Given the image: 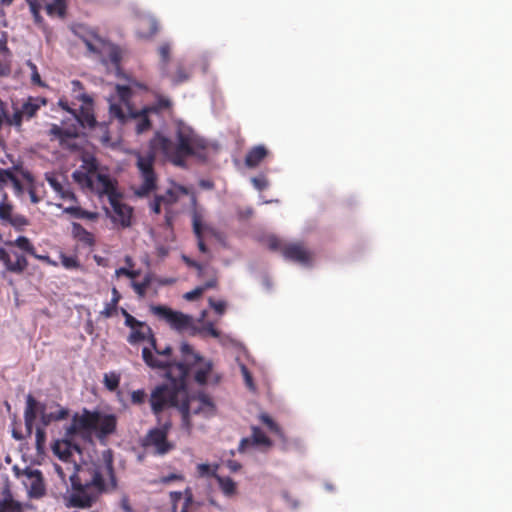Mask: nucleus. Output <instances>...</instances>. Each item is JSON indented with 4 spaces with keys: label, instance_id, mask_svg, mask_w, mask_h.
I'll return each mask as SVG.
<instances>
[{
    "label": "nucleus",
    "instance_id": "nucleus-1",
    "mask_svg": "<svg viewBox=\"0 0 512 512\" xmlns=\"http://www.w3.org/2000/svg\"><path fill=\"white\" fill-rule=\"evenodd\" d=\"M149 151L136 153V167L142 183L134 190L136 196H149L157 188V175L154 170L156 154L160 153L174 165L182 166L187 157L206 148L205 141L195 131L184 124L177 126L175 141L157 132L150 140Z\"/></svg>",
    "mask_w": 512,
    "mask_h": 512
},
{
    "label": "nucleus",
    "instance_id": "nucleus-2",
    "mask_svg": "<svg viewBox=\"0 0 512 512\" xmlns=\"http://www.w3.org/2000/svg\"><path fill=\"white\" fill-rule=\"evenodd\" d=\"M73 180L82 188L98 194L106 195L113 210L112 219L123 228L131 225L133 209L121 202V194L117 191L116 182L109 175L97 171L95 161L88 164L86 170H76L72 173Z\"/></svg>",
    "mask_w": 512,
    "mask_h": 512
},
{
    "label": "nucleus",
    "instance_id": "nucleus-3",
    "mask_svg": "<svg viewBox=\"0 0 512 512\" xmlns=\"http://www.w3.org/2000/svg\"><path fill=\"white\" fill-rule=\"evenodd\" d=\"M70 483L71 486L64 496L65 506L68 508H90L106 491L101 468L95 465L78 468L70 476Z\"/></svg>",
    "mask_w": 512,
    "mask_h": 512
},
{
    "label": "nucleus",
    "instance_id": "nucleus-4",
    "mask_svg": "<svg viewBox=\"0 0 512 512\" xmlns=\"http://www.w3.org/2000/svg\"><path fill=\"white\" fill-rule=\"evenodd\" d=\"M150 345L156 356L149 348L144 347L142 358L150 368L165 370L167 379L187 378L191 367L202 360V357L194 352L192 346L185 342L180 347L183 361H176L172 356L171 346L167 345L161 348L157 345L155 338H151Z\"/></svg>",
    "mask_w": 512,
    "mask_h": 512
},
{
    "label": "nucleus",
    "instance_id": "nucleus-5",
    "mask_svg": "<svg viewBox=\"0 0 512 512\" xmlns=\"http://www.w3.org/2000/svg\"><path fill=\"white\" fill-rule=\"evenodd\" d=\"M170 383L156 386L150 395L149 403L152 413L160 421V415L169 408H178L186 396V382L184 379H168Z\"/></svg>",
    "mask_w": 512,
    "mask_h": 512
},
{
    "label": "nucleus",
    "instance_id": "nucleus-6",
    "mask_svg": "<svg viewBox=\"0 0 512 512\" xmlns=\"http://www.w3.org/2000/svg\"><path fill=\"white\" fill-rule=\"evenodd\" d=\"M48 103L45 97L29 96L21 104H12V113L7 108V103L0 99V126L6 123L14 127L16 131H22L24 121L35 118L39 110Z\"/></svg>",
    "mask_w": 512,
    "mask_h": 512
},
{
    "label": "nucleus",
    "instance_id": "nucleus-7",
    "mask_svg": "<svg viewBox=\"0 0 512 512\" xmlns=\"http://www.w3.org/2000/svg\"><path fill=\"white\" fill-rule=\"evenodd\" d=\"M96 126L95 116L90 108L81 107L79 113H72V117L63 121L62 126L52 124L48 135L56 139L61 145L68 140L75 139L80 134V127L94 128Z\"/></svg>",
    "mask_w": 512,
    "mask_h": 512
},
{
    "label": "nucleus",
    "instance_id": "nucleus-8",
    "mask_svg": "<svg viewBox=\"0 0 512 512\" xmlns=\"http://www.w3.org/2000/svg\"><path fill=\"white\" fill-rule=\"evenodd\" d=\"M82 40L87 49L99 56L104 64L109 62L115 69L118 70L120 68L123 50L119 46L100 37L95 32L87 33L82 37Z\"/></svg>",
    "mask_w": 512,
    "mask_h": 512
},
{
    "label": "nucleus",
    "instance_id": "nucleus-9",
    "mask_svg": "<svg viewBox=\"0 0 512 512\" xmlns=\"http://www.w3.org/2000/svg\"><path fill=\"white\" fill-rule=\"evenodd\" d=\"M215 404L212 399L205 393H199L198 395L188 397L186 394L185 398L180 405V413L184 425L190 426L189 417L190 413L196 415H202L204 417H211L215 414Z\"/></svg>",
    "mask_w": 512,
    "mask_h": 512
},
{
    "label": "nucleus",
    "instance_id": "nucleus-10",
    "mask_svg": "<svg viewBox=\"0 0 512 512\" xmlns=\"http://www.w3.org/2000/svg\"><path fill=\"white\" fill-rule=\"evenodd\" d=\"M12 167L7 169L0 168V189L7 186L9 183L12 184L14 192L17 196L24 193V187L21 183V179L25 180L28 184L34 182L32 173L24 168L21 161H12Z\"/></svg>",
    "mask_w": 512,
    "mask_h": 512
},
{
    "label": "nucleus",
    "instance_id": "nucleus-11",
    "mask_svg": "<svg viewBox=\"0 0 512 512\" xmlns=\"http://www.w3.org/2000/svg\"><path fill=\"white\" fill-rule=\"evenodd\" d=\"M13 471L17 478L26 477L23 484L27 488V494L30 499H40L45 496L46 486L40 470L29 467L20 469L14 466Z\"/></svg>",
    "mask_w": 512,
    "mask_h": 512
},
{
    "label": "nucleus",
    "instance_id": "nucleus-12",
    "mask_svg": "<svg viewBox=\"0 0 512 512\" xmlns=\"http://www.w3.org/2000/svg\"><path fill=\"white\" fill-rule=\"evenodd\" d=\"M99 421V412L90 411L87 408L82 413H75L72 417L71 424L66 428V437H73L80 433H92L97 428Z\"/></svg>",
    "mask_w": 512,
    "mask_h": 512
},
{
    "label": "nucleus",
    "instance_id": "nucleus-13",
    "mask_svg": "<svg viewBox=\"0 0 512 512\" xmlns=\"http://www.w3.org/2000/svg\"><path fill=\"white\" fill-rule=\"evenodd\" d=\"M151 312L165 320L171 328L177 331H187L193 328V317L179 311H174L163 305L151 306Z\"/></svg>",
    "mask_w": 512,
    "mask_h": 512
},
{
    "label": "nucleus",
    "instance_id": "nucleus-14",
    "mask_svg": "<svg viewBox=\"0 0 512 512\" xmlns=\"http://www.w3.org/2000/svg\"><path fill=\"white\" fill-rule=\"evenodd\" d=\"M171 421L166 420L160 428L151 429L145 438L146 446H153L155 453L165 455L174 448V445L167 440L168 432L171 428Z\"/></svg>",
    "mask_w": 512,
    "mask_h": 512
},
{
    "label": "nucleus",
    "instance_id": "nucleus-15",
    "mask_svg": "<svg viewBox=\"0 0 512 512\" xmlns=\"http://www.w3.org/2000/svg\"><path fill=\"white\" fill-rule=\"evenodd\" d=\"M0 223L3 226H12L16 229H21L28 224L25 216L15 213L14 206L8 201L7 194L3 195L0 202Z\"/></svg>",
    "mask_w": 512,
    "mask_h": 512
},
{
    "label": "nucleus",
    "instance_id": "nucleus-16",
    "mask_svg": "<svg viewBox=\"0 0 512 512\" xmlns=\"http://www.w3.org/2000/svg\"><path fill=\"white\" fill-rule=\"evenodd\" d=\"M283 257L302 265H309L312 261V253L300 242L286 244L283 248Z\"/></svg>",
    "mask_w": 512,
    "mask_h": 512
},
{
    "label": "nucleus",
    "instance_id": "nucleus-17",
    "mask_svg": "<svg viewBox=\"0 0 512 512\" xmlns=\"http://www.w3.org/2000/svg\"><path fill=\"white\" fill-rule=\"evenodd\" d=\"M0 261L8 271L17 274L22 273L28 266L27 258L23 254L16 251L9 253L4 248H0Z\"/></svg>",
    "mask_w": 512,
    "mask_h": 512
},
{
    "label": "nucleus",
    "instance_id": "nucleus-18",
    "mask_svg": "<svg viewBox=\"0 0 512 512\" xmlns=\"http://www.w3.org/2000/svg\"><path fill=\"white\" fill-rule=\"evenodd\" d=\"M46 181L60 198L78 203L77 197L70 187V183L64 177L59 178L53 174H46Z\"/></svg>",
    "mask_w": 512,
    "mask_h": 512
},
{
    "label": "nucleus",
    "instance_id": "nucleus-19",
    "mask_svg": "<svg viewBox=\"0 0 512 512\" xmlns=\"http://www.w3.org/2000/svg\"><path fill=\"white\" fill-rule=\"evenodd\" d=\"M251 446L271 447L272 441L265 435V433L259 427L253 426L251 437L241 439L238 446V451L240 453H244Z\"/></svg>",
    "mask_w": 512,
    "mask_h": 512
},
{
    "label": "nucleus",
    "instance_id": "nucleus-20",
    "mask_svg": "<svg viewBox=\"0 0 512 512\" xmlns=\"http://www.w3.org/2000/svg\"><path fill=\"white\" fill-rule=\"evenodd\" d=\"M69 438L56 440L52 445L53 453L64 462H71L74 452L81 453L79 445L72 443Z\"/></svg>",
    "mask_w": 512,
    "mask_h": 512
},
{
    "label": "nucleus",
    "instance_id": "nucleus-21",
    "mask_svg": "<svg viewBox=\"0 0 512 512\" xmlns=\"http://www.w3.org/2000/svg\"><path fill=\"white\" fill-rule=\"evenodd\" d=\"M41 405L42 404L39 403L31 394L27 395L24 410V422L26 431L29 435L32 434L33 426L38 414L40 415Z\"/></svg>",
    "mask_w": 512,
    "mask_h": 512
},
{
    "label": "nucleus",
    "instance_id": "nucleus-22",
    "mask_svg": "<svg viewBox=\"0 0 512 512\" xmlns=\"http://www.w3.org/2000/svg\"><path fill=\"white\" fill-rule=\"evenodd\" d=\"M129 328L131 329V332L127 340L130 344H137L146 339L151 344V338H155L151 327L145 322L137 320V323L133 324V326Z\"/></svg>",
    "mask_w": 512,
    "mask_h": 512
},
{
    "label": "nucleus",
    "instance_id": "nucleus-23",
    "mask_svg": "<svg viewBox=\"0 0 512 512\" xmlns=\"http://www.w3.org/2000/svg\"><path fill=\"white\" fill-rule=\"evenodd\" d=\"M117 426V419L112 414H101L99 412V421L97 428L94 430L97 437L102 439L115 432Z\"/></svg>",
    "mask_w": 512,
    "mask_h": 512
},
{
    "label": "nucleus",
    "instance_id": "nucleus-24",
    "mask_svg": "<svg viewBox=\"0 0 512 512\" xmlns=\"http://www.w3.org/2000/svg\"><path fill=\"white\" fill-rule=\"evenodd\" d=\"M192 227L197 238L198 249L202 253H208V248L204 242V231L208 230L209 227L204 224L202 215L197 211L192 215Z\"/></svg>",
    "mask_w": 512,
    "mask_h": 512
},
{
    "label": "nucleus",
    "instance_id": "nucleus-25",
    "mask_svg": "<svg viewBox=\"0 0 512 512\" xmlns=\"http://www.w3.org/2000/svg\"><path fill=\"white\" fill-rule=\"evenodd\" d=\"M31 508V504H23L15 500L10 491H7L0 499V512H25L26 509Z\"/></svg>",
    "mask_w": 512,
    "mask_h": 512
},
{
    "label": "nucleus",
    "instance_id": "nucleus-26",
    "mask_svg": "<svg viewBox=\"0 0 512 512\" xmlns=\"http://www.w3.org/2000/svg\"><path fill=\"white\" fill-rule=\"evenodd\" d=\"M191 67L183 61H178L173 72H166V76L174 85L182 84L190 79Z\"/></svg>",
    "mask_w": 512,
    "mask_h": 512
},
{
    "label": "nucleus",
    "instance_id": "nucleus-27",
    "mask_svg": "<svg viewBox=\"0 0 512 512\" xmlns=\"http://www.w3.org/2000/svg\"><path fill=\"white\" fill-rule=\"evenodd\" d=\"M40 3V8L38 12L44 7L46 10V13L49 16H58L60 18H64L66 15V9H67V3L66 0H53L52 2L48 3L46 0H38ZM35 17H38L39 13L34 14Z\"/></svg>",
    "mask_w": 512,
    "mask_h": 512
},
{
    "label": "nucleus",
    "instance_id": "nucleus-28",
    "mask_svg": "<svg viewBox=\"0 0 512 512\" xmlns=\"http://www.w3.org/2000/svg\"><path fill=\"white\" fill-rule=\"evenodd\" d=\"M268 155V150L264 145H258L251 148L245 157V165L249 168L257 167Z\"/></svg>",
    "mask_w": 512,
    "mask_h": 512
},
{
    "label": "nucleus",
    "instance_id": "nucleus-29",
    "mask_svg": "<svg viewBox=\"0 0 512 512\" xmlns=\"http://www.w3.org/2000/svg\"><path fill=\"white\" fill-rule=\"evenodd\" d=\"M69 410L64 407H60L56 412L47 413L45 411V405L40 407V422L43 427L49 426L52 422L64 420L68 417Z\"/></svg>",
    "mask_w": 512,
    "mask_h": 512
},
{
    "label": "nucleus",
    "instance_id": "nucleus-30",
    "mask_svg": "<svg viewBox=\"0 0 512 512\" xmlns=\"http://www.w3.org/2000/svg\"><path fill=\"white\" fill-rule=\"evenodd\" d=\"M73 237L88 247H92L95 243L94 235L86 230L80 223L72 224Z\"/></svg>",
    "mask_w": 512,
    "mask_h": 512
},
{
    "label": "nucleus",
    "instance_id": "nucleus-31",
    "mask_svg": "<svg viewBox=\"0 0 512 512\" xmlns=\"http://www.w3.org/2000/svg\"><path fill=\"white\" fill-rule=\"evenodd\" d=\"M175 201L176 195L171 189H169L167 190L166 195H156L153 202L150 204V208L155 214H160L162 204L171 205Z\"/></svg>",
    "mask_w": 512,
    "mask_h": 512
},
{
    "label": "nucleus",
    "instance_id": "nucleus-32",
    "mask_svg": "<svg viewBox=\"0 0 512 512\" xmlns=\"http://www.w3.org/2000/svg\"><path fill=\"white\" fill-rule=\"evenodd\" d=\"M120 299H121V294L115 287H113L112 288V298H111L110 302L105 304L104 309L100 312L101 316H103L104 318H111L112 316H114L117 312L118 303H119Z\"/></svg>",
    "mask_w": 512,
    "mask_h": 512
},
{
    "label": "nucleus",
    "instance_id": "nucleus-33",
    "mask_svg": "<svg viewBox=\"0 0 512 512\" xmlns=\"http://www.w3.org/2000/svg\"><path fill=\"white\" fill-rule=\"evenodd\" d=\"M197 364L201 366L195 371L194 379L199 385H204L207 382V377L212 371L213 364L211 361L203 362V359Z\"/></svg>",
    "mask_w": 512,
    "mask_h": 512
},
{
    "label": "nucleus",
    "instance_id": "nucleus-34",
    "mask_svg": "<svg viewBox=\"0 0 512 512\" xmlns=\"http://www.w3.org/2000/svg\"><path fill=\"white\" fill-rule=\"evenodd\" d=\"M63 211H64V213L69 214L72 217L77 218V219L95 220L98 217L97 213L84 210L79 206L66 207V208H64Z\"/></svg>",
    "mask_w": 512,
    "mask_h": 512
},
{
    "label": "nucleus",
    "instance_id": "nucleus-35",
    "mask_svg": "<svg viewBox=\"0 0 512 512\" xmlns=\"http://www.w3.org/2000/svg\"><path fill=\"white\" fill-rule=\"evenodd\" d=\"M215 478L225 496L231 497L236 494V483L230 477L215 475Z\"/></svg>",
    "mask_w": 512,
    "mask_h": 512
},
{
    "label": "nucleus",
    "instance_id": "nucleus-36",
    "mask_svg": "<svg viewBox=\"0 0 512 512\" xmlns=\"http://www.w3.org/2000/svg\"><path fill=\"white\" fill-rule=\"evenodd\" d=\"M148 112H150L148 108H145L142 112L133 115V117L136 119L135 129L138 134L149 130L151 127V121L148 117Z\"/></svg>",
    "mask_w": 512,
    "mask_h": 512
},
{
    "label": "nucleus",
    "instance_id": "nucleus-37",
    "mask_svg": "<svg viewBox=\"0 0 512 512\" xmlns=\"http://www.w3.org/2000/svg\"><path fill=\"white\" fill-rule=\"evenodd\" d=\"M151 284V277L149 275L145 276L143 281L141 282H135L133 281L131 283L132 288L134 289L135 293L139 296V298H144L146 295L147 288Z\"/></svg>",
    "mask_w": 512,
    "mask_h": 512
},
{
    "label": "nucleus",
    "instance_id": "nucleus-38",
    "mask_svg": "<svg viewBox=\"0 0 512 512\" xmlns=\"http://www.w3.org/2000/svg\"><path fill=\"white\" fill-rule=\"evenodd\" d=\"M15 244L17 247H19L21 250L28 252L29 254L34 255L35 249L30 240L25 236H19L15 240Z\"/></svg>",
    "mask_w": 512,
    "mask_h": 512
},
{
    "label": "nucleus",
    "instance_id": "nucleus-39",
    "mask_svg": "<svg viewBox=\"0 0 512 512\" xmlns=\"http://www.w3.org/2000/svg\"><path fill=\"white\" fill-rule=\"evenodd\" d=\"M61 263L66 269H78L80 268V263L77 257L75 256H67L61 255Z\"/></svg>",
    "mask_w": 512,
    "mask_h": 512
},
{
    "label": "nucleus",
    "instance_id": "nucleus-40",
    "mask_svg": "<svg viewBox=\"0 0 512 512\" xmlns=\"http://www.w3.org/2000/svg\"><path fill=\"white\" fill-rule=\"evenodd\" d=\"M171 105H172V103H171L170 99L161 96V97H158L157 102L154 106L148 107V110L150 112H158L160 110L170 108Z\"/></svg>",
    "mask_w": 512,
    "mask_h": 512
},
{
    "label": "nucleus",
    "instance_id": "nucleus-41",
    "mask_svg": "<svg viewBox=\"0 0 512 512\" xmlns=\"http://www.w3.org/2000/svg\"><path fill=\"white\" fill-rule=\"evenodd\" d=\"M159 55L162 61V70L165 71L166 65L170 58V46L169 44H162L158 49Z\"/></svg>",
    "mask_w": 512,
    "mask_h": 512
},
{
    "label": "nucleus",
    "instance_id": "nucleus-42",
    "mask_svg": "<svg viewBox=\"0 0 512 512\" xmlns=\"http://www.w3.org/2000/svg\"><path fill=\"white\" fill-rule=\"evenodd\" d=\"M119 376L112 374V375H105L104 377V383L108 390L114 391L119 386Z\"/></svg>",
    "mask_w": 512,
    "mask_h": 512
},
{
    "label": "nucleus",
    "instance_id": "nucleus-43",
    "mask_svg": "<svg viewBox=\"0 0 512 512\" xmlns=\"http://www.w3.org/2000/svg\"><path fill=\"white\" fill-rule=\"evenodd\" d=\"M260 420L265 424L272 432L280 433V428L277 423L267 414H261Z\"/></svg>",
    "mask_w": 512,
    "mask_h": 512
},
{
    "label": "nucleus",
    "instance_id": "nucleus-44",
    "mask_svg": "<svg viewBox=\"0 0 512 512\" xmlns=\"http://www.w3.org/2000/svg\"><path fill=\"white\" fill-rule=\"evenodd\" d=\"M109 111L112 117L119 119L121 122L125 121L126 116L120 104H111Z\"/></svg>",
    "mask_w": 512,
    "mask_h": 512
},
{
    "label": "nucleus",
    "instance_id": "nucleus-45",
    "mask_svg": "<svg viewBox=\"0 0 512 512\" xmlns=\"http://www.w3.org/2000/svg\"><path fill=\"white\" fill-rule=\"evenodd\" d=\"M45 427H37L35 432L36 437V447L38 450L42 449L45 445L46 441V432Z\"/></svg>",
    "mask_w": 512,
    "mask_h": 512
},
{
    "label": "nucleus",
    "instance_id": "nucleus-46",
    "mask_svg": "<svg viewBox=\"0 0 512 512\" xmlns=\"http://www.w3.org/2000/svg\"><path fill=\"white\" fill-rule=\"evenodd\" d=\"M267 245L269 247L270 250L272 251H281V253L283 254V248L285 245H283L282 241L275 237V236H271L267 239Z\"/></svg>",
    "mask_w": 512,
    "mask_h": 512
},
{
    "label": "nucleus",
    "instance_id": "nucleus-47",
    "mask_svg": "<svg viewBox=\"0 0 512 512\" xmlns=\"http://www.w3.org/2000/svg\"><path fill=\"white\" fill-rule=\"evenodd\" d=\"M145 399L146 393L143 389H138L131 393V402L135 405L143 404Z\"/></svg>",
    "mask_w": 512,
    "mask_h": 512
},
{
    "label": "nucleus",
    "instance_id": "nucleus-48",
    "mask_svg": "<svg viewBox=\"0 0 512 512\" xmlns=\"http://www.w3.org/2000/svg\"><path fill=\"white\" fill-rule=\"evenodd\" d=\"M209 303L217 314L222 315L225 312L226 303L224 301H214L210 298Z\"/></svg>",
    "mask_w": 512,
    "mask_h": 512
},
{
    "label": "nucleus",
    "instance_id": "nucleus-49",
    "mask_svg": "<svg viewBox=\"0 0 512 512\" xmlns=\"http://www.w3.org/2000/svg\"><path fill=\"white\" fill-rule=\"evenodd\" d=\"M203 293L204 292L202 291L201 287L199 286V287H196L195 289H193L192 291L187 292L184 295V298L188 301H194V300H197L198 298H200Z\"/></svg>",
    "mask_w": 512,
    "mask_h": 512
},
{
    "label": "nucleus",
    "instance_id": "nucleus-50",
    "mask_svg": "<svg viewBox=\"0 0 512 512\" xmlns=\"http://www.w3.org/2000/svg\"><path fill=\"white\" fill-rule=\"evenodd\" d=\"M105 470L107 471V474L110 477L111 486L112 488H115L117 486L116 477L114 474L113 464L112 461L109 460L105 465Z\"/></svg>",
    "mask_w": 512,
    "mask_h": 512
},
{
    "label": "nucleus",
    "instance_id": "nucleus-51",
    "mask_svg": "<svg viewBox=\"0 0 512 512\" xmlns=\"http://www.w3.org/2000/svg\"><path fill=\"white\" fill-rule=\"evenodd\" d=\"M184 479L183 475L181 474H176V473H171L167 476H164L161 478L160 482L163 483V484H168L172 481H182Z\"/></svg>",
    "mask_w": 512,
    "mask_h": 512
},
{
    "label": "nucleus",
    "instance_id": "nucleus-52",
    "mask_svg": "<svg viewBox=\"0 0 512 512\" xmlns=\"http://www.w3.org/2000/svg\"><path fill=\"white\" fill-rule=\"evenodd\" d=\"M121 314L125 318V325L127 327H132L133 324L137 323V319L135 317H133L130 313H128L126 309L121 308Z\"/></svg>",
    "mask_w": 512,
    "mask_h": 512
},
{
    "label": "nucleus",
    "instance_id": "nucleus-53",
    "mask_svg": "<svg viewBox=\"0 0 512 512\" xmlns=\"http://www.w3.org/2000/svg\"><path fill=\"white\" fill-rule=\"evenodd\" d=\"M29 65H30V67L33 70V73H32V76H31L32 83L37 84L39 86H42L43 84L41 82V77H40V75H39V73L37 71L36 65L31 63V62L29 63Z\"/></svg>",
    "mask_w": 512,
    "mask_h": 512
},
{
    "label": "nucleus",
    "instance_id": "nucleus-54",
    "mask_svg": "<svg viewBox=\"0 0 512 512\" xmlns=\"http://www.w3.org/2000/svg\"><path fill=\"white\" fill-rule=\"evenodd\" d=\"M241 370H242L246 385L249 388H252L253 387V379H252V376H251L250 372L248 371L247 367L243 365L241 367Z\"/></svg>",
    "mask_w": 512,
    "mask_h": 512
},
{
    "label": "nucleus",
    "instance_id": "nucleus-55",
    "mask_svg": "<svg viewBox=\"0 0 512 512\" xmlns=\"http://www.w3.org/2000/svg\"><path fill=\"white\" fill-rule=\"evenodd\" d=\"M28 193L30 196V200L32 203L37 204L41 201V198L36 194L35 188L33 186V183L29 184Z\"/></svg>",
    "mask_w": 512,
    "mask_h": 512
},
{
    "label": "nucleus",
    "instance_id": "nucleus-56",
    "mask_svg": "<svg viewBox=\"0 0 512 512\" xmlns=\"http://www.w3.org/2000/svg\"><path fill=\"white\" fill-rule=\"evenodd\" d=\"M184 505L186 506H192L193 504V493L191 488L187 487L184 491Z\"/></svg>",
    "mask_w": 512,
    "mask_h": 512
},
{
    "label": "nucleus",
    "instance_id": "nucleus-57",
    "mask_svg": "<svg viewBox=\"0 0 512 512\" xmlns=\"http://www.w3.org/2000/svg\"><path fill=\"white\" fill-rule=\"evenodd\" d=\"M226 466L229 468L231 472H237L241 469L242 465L235 460H228L226 462Z\"/></svg>",
    "mask_w": 512,
    "mask_h": 512
},
{
    "label": "nucleus",
    "instance_id": "nucleus-58",
    "mask_svg": "<svg viewBox=\"0 0 512 512\" xmlns=\"http://www.w3.org/2000/svg\"><path fill=\"white\" fill-rule=\"evenodd\" d=\"M217 278L208 280L204 285L200 286L202 291L205 292L207 289L215 288L217 286Z\"/></svg>",
    "mask_w": 512,
    "mask_h": 512
},
{
    "label": "nucleus",
    "instance_id": "nucleus-59",
    "mask_svg": "<svg viewBox=\"0 0 512 512\" xmlns=\"http://www.w3.org/2000/svg\"><path fill=\"white\" fill-rule=\"evenodd\" d=\"M120 505L125 512H134L127 497L121 499Z\"/></svg>",
    "mask_w": 512,
    "mask_h": 512
},
{
    "label": "nucleus",
    "instance_id": "nucleus-60",
    "mask_svg": "<svg viewBox=\"0 0 512 512\" xmlns=\"http://www.w3.org/2000/svg\"><path fill=\"white\" fill-rule=\"evenodd\" d=\"M26 1H27V3L30 6L31 12L34 13V14H37L38 10H39V8L41 6L39 1L38 0H26Z\"/></svg>",
    "mask_w": 512,
    "mask_h": 512
},
{
    "label": "nucleus",
    "instance_id": "nucleus-61",
    "mask_svg": "<svg viewBox=\"0 0 512 512\" xmlns=\"http://www.w3.org/2000/svg\"><path fill=\"white\" fill-rule=\"evenodd\" d=\"M205 330L214 338H218L220 336V332L211 323L205 327Z\"/></svg>",
    "mask_w": 512,
    "mask_h": 512
},
{
    "label": "nucleus",
    "instance_id": "nucleus-62",
    "mask_svg": "<svg viewBox=\"0 0 512 512\" xmlns=\"http://www.w3.org/2000/svg\"><path fill=\"white\" fill-rule=\"evenodd\" d=\"M252 182L255 185V187L259 190H262L267 186L266 181L262 178H253Z\"/></svg>",
    "mask_w": 512,
    "mask_h": 512
},
{
    "label": "nucleus",
    "instance_id": "nucleus-63",
    "mask_svg": "<svg viewBox=\"0 0 512 512\" xmlns=\"http://www.w3.org/2000/svg\"><path fill=\"white\" fill-rule=\"evenodd\" d=\"M183 495H184V492H180V491H173L170 493V497H171V500H172L174 506L182 498Z\"/></svg>",
    "mask_w": 512,
    "mask_h": 512
},
{
    "label": "nucleus",
    "instance_id": "nucleus-64",
    "mask_svg": "<svg viewBox=\"0 0 512 512\" xmlns=\"http://www.w3.org/2000/svg\"><path fill=\"white\" fill-rule=\"evenodd\" d=\"M182 260L184 261V263L188 266V267H191V268H194V267H198V262L191 259L190 257L186 256V255H183L182 256Z\"/></svg>",
    "mask_w": 512,
    "mask_h": 512
}]
</instances>
